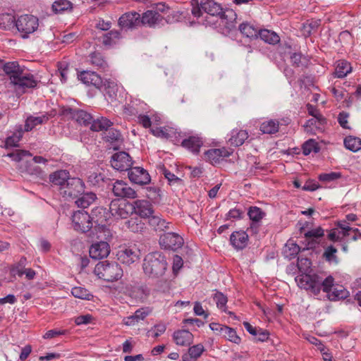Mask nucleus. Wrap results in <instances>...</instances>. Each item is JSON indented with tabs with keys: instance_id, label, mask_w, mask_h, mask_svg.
Listing matches in <instances>:
<instances>
[{
	"instance_id": "49530a36",
	"label": "nucleus",
	"mask_w": 361,
	"mask_h": 361,
	"mask_svg": "<svg viewBox=\"0 0 361 361\" xmlns=\"http://www.w3.org/2000/svg\"><path fill=\"white\" fill-rule=\"evenodd\" d=\"M320 25V20H312L303 24L302 34L305 37H308L311 33L317 30Z\"/></svg>"
},
{
	"instance_id": "37998d69",
	"label": "nucleus",
	"mask_w": 361,
	"mask_h": 361,
	"mask_svg": "<svg viewBox=\"0 0 361 361\" xmlns=\"http://www.w3.org/2000/svg\"><path fill=\"white\" fill-rule=\"evenodd\" d=\"M104 137L106 142L110 143H118L122 141V135L120 131L114 128H109Z\"/></svg>"
},
{
	"instance_id": "20e7f679",
	"label": "nucleus",
	"mask_w": 361,
	"mask_h": 361,
	"mask_svg": "<svg viewBox=\"0 0 361 361\" xmlns=\"http://www.w3.org/2000/svg\"><path fill=\"white\" fill-rule=\"evenodd\" d=\"M94 273L101 279L113 282L121 279L123 270L116 262L107 260L99 262L94 267Z\"/></svg>"
},
{
	"instance_id": "603ef678",
	"label": "nucleus",
	"mask_w": 361,
	"mask_h": 361,
	"mask_svg": "<svg viewBox=\"0 0 361 361\" xmlns=\"http://www.w3.org/2000/svg\"><path fill=\"white\" fill-rule=\"evenodd\" d=\"M146 196L152 201L157 202L161 199L160 189L155 186L147 187Z\"/></svg>"
},
{
	"instance_id": "de8ad7c7",
	"label": "nucleus",
	"mask_w": 361,
	"mask_h": 361,
	"mask_svg": "<svg viewBox=\"0 0 361 361\" xmlns=\"http://www.w3.org/2000/svg\"><path fill=\"white\" fill-rule=\"evenodd\" d=\"M71 293L75 298L82 300H90L93 298V295L87 289L82 287L73 288Z\"/></svg>"
},
{
	"instance_id": "ea45409f",
	"label": "nucleus",
	"mask_w": 361,
	"mask_h": 361,
	"mask_svg": "<svg viewBox=\"0 0 361 361\" xmlns=\"http://www.w3.org/2000/svg\"><path fill=\"white\" fill-rule=\"evenodd\" d=\"M90 62L92 65L103 70L108 66L106 61L99 52L92 53L90 55Z\"/></svg>"
},
{
	"instance_id": "2f4dec72",
	"label": "nucleus",
	"mask_w": 361,
	"mask_h": 361,
	"mask_svg": "<svg viewBox=\"0 0 361 361\" xmlns=\"http://www.w3.org/2000/svg\"><path fill=\"white\" fill-rule=\"evenodd\" d=\"M204 348L202 344H197L190 347L188 353L182 355L183 361H196L204 352Z\"/></svg>"
},
{
	"instance_id": "7c9ffc66",
	"label": "nucleus",
	"mask_w": 361,
	"mask_h": 361,
	"mask_svg": "<svg viewBox=\"0 0 361 361\" xmlns=\"http://www.w3.org/2000/svg\"><path fill=\"white\" fill-rule=\"evenodd\" d=\"M149 225L156 231H164L169 228V223L162 219L159 215L151 214L147 217Z\"/></svg>"
},
{
	"instance_id": "79ce46f5",
	"label": "nucleus",
	"mask_w": 361,
	"mask_h": 361,
	"mask_svg": "<svg viewBox=\"0 0 361 361\" xmlns=\"http://www.w3.org/2000/svg\"><path fill=\"white\" fill-rule=\"evenodd\" d=\"M345 147L352 151L357 152L361 149V140L358 137L348 136L344 140Z\"/></svg>"
},
{
	"instance_id": "39448f33",
	"label": "nucleus",
	"mask_w": 361,
	"mask_h": 361,
	"mask_svg": "<svg viewBox=\"0 0 361 361\" xmlns=\"http://www.w3.org/2000/svg\"><path fill=\"white\" fill-rule=\"evenodd\" d=\"M174 15H169L164 18L160 13L154 10H147L141 16V26L149 27L152 28L164 26L166 23H172L175 18Z\"/></svg>"
},
{
	"instance_id": "09e8293b",
	"label": "nucleus",
	"mask_w": 361,
	"mask_h": 361,
	"mask_svg": "<svg viewBox=\"0 0 361 361\" xmlns=\"http://www.w3.org/2000/svg\"><path fill=\"white\" fill-rule=\"evenodd\" d=\"M319 151V147L314 140H308L302 145V152L305 155H308L312 152L317 153Z\"/></svg>"
},
{
	"instance_id": "4c0bfd02",
	"label": "nucleus",
	"mask_w": 361,
	"mask_h": 361,
	"mask_svg": "<svg viewBox=\"0 0 361 361\" xmlns=\"http://www.w3.org/2000/svg\"><path fill=\"white\" fill-rule=\"evenodd\" d=\"M279 122L276 120H269L263 122L260 126V130L263 133L273 134L278 132Z\"/></svg>"
},
{
	"instance_id": "a211bd4d",
	"label": "nucleus",
	"mask_w": 361,
	"mask_h": 361,
	"mask_svg": "<svg viewBox=\"0 0 361 361\" xmlns=\"http://www.w3.org/2000/svg\"><path fill=\"white\" fill-rule=\"evenodd\" d=\"M132 209L141 218L147 219L154 213L150 202L145 200H137L132 203Z\"/></svg>"
},
{
	"instance_id": "423d86ee",
	"label": "nucleus",
	"mask_w": 361,
	"mask_h": 361,
	"mask_svg": "<svg viewBox=\"0 0 361 361\" xmlns=\"http://www.w3.org/2000/svg\"><path fill=\"white\" fill-rule=\"evenodd\" d=\"M73 228L82 233L91 231L94 227L91 215L84 210H77L71 215Z\"/></svg>"
},
{
	"instance_id": "aec40b11",
	"label": "nucleus",
	"mask_w": 361,
	"mask_h": 361,
	"mask_svg": "<svg viewBox=\"0 0 361 361\" xmlns=\"http://www.w3.org/2000/svg\"><path fill=\"white\" fill-rule=\"evenodd\" d=\"M89 253L90 257L94 259L105 258L110 253L109 245L103 240L95 243L90 247Z\"/></svg>"
},
{
	"instance_id": "1a4fd4ad",
	"label": "nucleus",
	"mask_w": 361,
	"mask_h": 361,
	"mask_svg": "<svg viewBox=\"0 0 361 361\" xmlns=\"http://www.w3.org/2000/svg\"><path fill=\"white\" fill-rule=\"evenodd\" d=\"M159 245L163 249L176 250L183 245V239L176 233L168 232L161 235Z\"/></svg>"
},
{
	"instance_id": "9b49d317",
	"label": "nucleus",
	"mask_w": 361,
	"mask_h": 361,
	"mask_svg": "<svg viewBox=\"0 0 361 361\" xmlns=\"http://www.w3.org/2000/svg\"><path fill=\"white\" fill-rule=\"evenodd\" d=\"M109 216V213L103 207H97L92 211L91 217L92 224H94V229L99 232H105L107 230L106 223Z\"/></svg>"
},
{
	"instance_id": "6e6552de",
	"label": "nucleus",
	"mask_w": 361,
	"mask_h": 361,
	"mask_svg": "<svg viewBox=\"0 0 361 361\" xmlns=\"http://www.w3.org/2000/svg\"><path fill=\"white\" fill-rule=\"evenodd\" d=\"M85 183L79 178H71L61 188V195L65 198L75 199L85 190Z\"/></svg>"
},
{
	"instance_id": "e433bc0d",
	"label": "nucleus",
	"mask_w": 361,
	"mask_h": 361,
	"mask_svg": "<svg viewBox=\"0 0 361 361\" xmlns=\"http://www.w3.org/2000/svg\"><path fill=\"white\" fill-rule=\"evenodd\" d=\"M300 251V247L293 240H288L283 248V253L286 258L289 259L295 258Z\"/></svg>"
},
{
	"instance_id": "f257e3e1",
	"label": "nucleus",
	"mask_w": 361,
	"mask_h": 361,
	"mask_svg": "<svg viewBox=\"0 0 361 361\" xmlns=\"http://www.w3.org/2000/svg\"><path fill=\"white\" fill-rule=\"evenodd\" d=\"M2 69L17 90L25 92L27 89L34 88L37 85V80L35 79L33 75L25 71V68L20 66L18 61L5 63Z\"/></svg>"
},
{
	"instance_id": "a18cd8bd",
	"label": "nucleus",
	"mask_w": 361,
	"mask_h": 361,
	"mask_svg": "<svg viewBox=\"0 0 361 361\" xmlns=\"http://www.w3.org/2000/svg\"><path fill=\"white\" fill-rule=\"evenodd\" d=\"M126 226L133 233L142 232L145 228V224L138 218H131L126 222Z\"/></svg>"
},
{
	"instance_id": "ddd939ff",
	"label": "nucleus",
	"mask_w": 361,
	"mask_h": 361,
	"mask_svg": "<svg viewBox=\"0 0 361 361\" xmlns=\"http://www.w3.org/2000/svg\"><path fill=\"white\" fill-rule=\"evenodd\" d=\"M62 114L66 116H69L70 118L75 120L80 124H82L84 126L91 124L93 118L91 114L83 110L72 109L70 107L64 109L62 111Z\"/></svg>"
},
{
	"instance_id": "72a5a7b5",
	"label": "nucleus",
	"mask_w": 361,
	"mask_h": 361,
	"mask_svg": "<svg viewBox=\"0 0 361 361\" xmlns=\"http://www.w3.org/2000/svg\"><path fill=\"white\" fill-rule=\"evenodd\" d=\"M352 71V66L350 63L345 60H339L336 62L335 68V76L338 78H345Z\"/></svg>"
},
{
	"instance_id": "f8f14e48",
	"label": "nucleus",
	"mask_w": 361,
	"mask_h": 361,
	"mask_svg": "<svg viewBox=\"0 0 361 361\" xmlns=\"http://www.w3.org/2000/svg\"><path fill=\"white\" fill-rule=\"evenodd\" d=\"M132 164L130 157L125 152H116L111 157V165L118 171H128Z\"/></svg>"
},
{
	"instance_id": "3c124183",
	"label": "nucleus",
	"mask_w": 361,
	"mask_h": 361,
	"mask_svg": "<svg viewBox=\"0 0 361 361\" xmlns=\"http://www.w3.org/2000/svg\"><path fill=\"white\" fill-rule=\"evenodd\" d=\"M129 209H132V204L122 202L118 207V212L114 214V216L121 219H126L129 215Z\"/></svg>"
},
{
	"instance_id": "f704fd0d",
	"label": "nucleus",
	"mask_w": 361,
	"mask_h": 361,
	"mask_svg": "<svg viewBox=\"0 0 361 361\" xmlns=\"http://www.w3.org/2000/svg\"><path fill=\"white\" fill-rule=\"evenodd\" d=\"M247 138L248 133L246 130H233L228 141L231 145L238 147L242 145Z\"/></svg>"
},
{
	"instance_id": "b1692460",
	"label": "nucleus",
	"mask_w": 361,
	"mask_h": 361,
	"mask_svg": "<svg viewBox=\"0 0 361 361\" xmlns=\"http://www.w3.org/2000/svg\"><path fill=\"white\" fill-rule=\"evenodd\" d=\"M230 241L236 250H243L248 244V234L245 231H235L231 235Z\"/></svg>"
},
{
	"instance_id": "f3484780",
	"label": "nucleus",
	"mask_w": 361,
	"mask_h": 361,
	"mask_svg": "<svg viewBox=\"0 0 361 361\" xmlns=\"http://www.w3.org/2000/svg\"><path fill=\"white\" fill-rule=\"evenodd\" d=\"M116 255L121 263L130 265L139 259L140 252L135 247H123Z\"/></svg>"
},
{
	"instance_id": "473e14b6",
	"label": "nucleus",
	"mask_w": 361,
	"mask_h": 361,
	"mask_svg": "<svg viewBox=\"0 0 361 361\" xmlns=\"http://www.w3.org/2000/svg\"><path fill=\"white\" fill-rule=\"evenodd\" d=\"M49 120L47 114L40 116H30L27 118L24 126V130L26 132L32 130L35 126L42 124Z\"/></svg>"
},
{
	"instance_id": "dca6fc26",
	"label": "nucleus",
	"mask_w": 361,
	"mask_h": 361,
	"mask_svg": "<svg viewBox=\"0 0 361 361\" xmlns=\"http://www.w3.org/2000/svg\"><path fill=\"white\" fill-rule=\"evenodd\" d=\"M232 151L225 147L210 149L204 153V159L212 165H216L219 164L225 157H229Z\"/></svg>"
},
{
	"instance_id": "13d9d810",
	"label": "nucleus",
	"mask_w": 361,
	"mask_h": 361,
	"mask_svg": "<svg viewBox=\"0 0 361 361\" xmlns=\"http://www.w3.org/2000/svg\"><path fill=\"white\" fill-rule=\"evenodd\" d=\"M337 250L333 246H329L326 248L324 256L326 259L330 262H336L337 263L336 253Z\"/></svg>"
},
{
	"instance_id": "864d4df0",
	"label": "nucleus",
	"mask_w": 361,
	"mask_h": 361,
	"mask_svg": "<svg viewBox=\"0 0 361 361\" xmlns=\"http://www.w3.org/2000/svg\"><path fill=\"white\" fill-rule=\"evenodd\" d=\"M26 156L31 157L32 154L28 151L20 149H17L13 152H11L6 154V157L11 158L12 160L16 162L20 161L22 159Z\"/></svg>"
},
{
	"instance_id": "f03ea898",
	"label": "nucleus",
	"mask_w": 361,
	"mask_h": 361,
	"mask_svg": "<svg viewBox=\"0 0 361 361\" xmlns=\"http://www.w3.org/2000/svg\"><path fill=\"white\" fill-rule=\"evenodd\" d=\"M295 281L300 288L317 295L321 289L329 293L334 287V279L331 276L324 279L318 274H300L296 276Z\"/></svg>"
},
{
	"instance_id": "bf43d9fd",
	"label": "nucleus",
	"mask_w": 361,
	"mask_h": 361,
	"mask_svg": "<svg viewBox=\"0 0 361 361\" xmlns=\"http://www.w3.org/2000/svg\"><path fill=\"white\" fill-rule=\"evenodd\" d=\"M311 266V262L310 259L307 258H302L298 259V267L301 272H303V274H310L308 272L310 271Z\"/></svg>"
},
{
	"instance_id": "7ed1b4c3",
	"label": "nucleus",
	"mask_w": 361,
	"mask_h": 361,
	"mask_svg": "<svg viewBox=\"0 0 361 361\" xmlns=\"http://www.w3.org/2000/svg\"><path fill=\"white\" fill-rule=\"evenodd\" d=\"M168 264L165 256L159 252L147 254L143 260L142 269L149 278L158 279L164 275Z\"/></svg>"
},
{
	"instance_id": "0eeeda50",
	"label": "nucleus",
	"mask_w": 361,
	"mask_h": 361,
	"mask_svg": "<svg viewBox=\"0 0 361 361\" xmlns=\"http://www.w3.org/2000/svg\"><path fill=\"white\" fill-rule=\"evenodd\" d=\"M38 26V18L32 15L20 16L16 21V27L20 32L23 34V38L34 32Z\"/></svg>"
},
{
	"instance_id": "a19ab883",
	"label": "nucleus",
	"mask_w": 361,
	"mask_h": 361,
	"mask_svg": "<svg viewBox=\"0 0 361 361\" xmlns=\"http://www.w3.org/2000/svg\"><path fill=\"white\" fill-rule=\"evenodd\" d=\"M250 334L255 336L257 341L262 342L267 341L269 336L268 331L251 325H250Z\"/></svg>"
},
{
	"instance_id": "8fccbe9b",
	"label": "nucleus",
	"mask_w": 361,
	"mask_h": 361,
	"mask_svg": "<svg viewBox=\"0 0 361 361\" xmlns=\"http://www.w3.org/2000/svg\"><path fill=\"white\" fill-rule=\"evenodd\" d=\"M221 336L225 337L230 341H232L235 343H238L240 341V338L237 335L235 331L233 329L230 328L227 326H226V327L224 328L223 333Z\"/></svg>"
},
{
	"instance_id": "680f3d73",
	"label": "nucleus",
	"mask_w": 361,
	"mask_h": 361,
	"mask_svg": "<svg viewBox=\"0 0 361 361\" xmlns=\"http://www.w3.org/2000/svg\"><path fill=\"white\" fill-rule=\"evenodd\" d=\"M345 237L342 235V230L337 226L331 229L328 235L329 239L334 242L339 241Z\"/></svg>"
},
{
	"instance_id": "e2e57ef3",
	"label": "nucleus",
	"mask_w": 361,
	"mask_h": 361,
	"mask_svg": "<svg viewBox=\"0 0 361 361\" xmlns=\"http://www.w3.org/2000/svg\"><path fill=\"white\" fill-rule=\"evenodd\" d=\"M337 227L342 230V235L348 236L349 235V233L352 229V227L349 226V222L346 220L339 221L336 224Z\"/></svg>"
},
{
	"instance_id": "774afa93",
	"label": "nucleus",
	"mask_w": 361,
	"mask_h": 361,
	"mask_svg": "<svg viewBox=\"0 0 361 361\" xmlns=\"http://www.w3.org/2000/svg\"><path fill=\"white\" fill-rule=\"evenodd\" d=\"M92 317L90 314H85L77 317L75 319V323L77 325L87 324L91 322Z\"/></svg>"
},
{
	"instance_id": "0e129e2a",
	"label": "nucleus",
	"mask_w": 361,
	"mask_h": 361,
	"mask_svg": "<svg viewBox=\"0 0 361 361\" xmlns=\"http://www.w3.org/2000/svg\"><path fill=\"white\" fill-rule=\"evenodd\" d=\"M244 212L238 208L231 209L228 214L226 219H240L243 217Z\"/></svg>"
},
{
	"instance_id": "412c9836",
	"label": "nucleus",
	"mask_w": 361,
	"mask_h": 361,
	"mask_svg": "<svg viewBox=\"0 0 361 361\" xmlns=\"http://www.w3.org/2000/svg\"><path fill=\"white\" fill-rule=\"evenodd\" d=\"M218 17L221 20L219 25L224 26L226 32H229L235 28L236 14L232 9L224 10Z\"/></svg>"
},
{
	"instance_id": "a878e982",
	"label": "nucleus",
	"mask_w": 361,
	"mask_h": 361,
	"mask_svg": "<svg viewBox=\"0 0 361 361\" xmlns=\"http://www.w3.org/2000/svg\"><path fill=\"white\" fill-rule=\"evenodd\" d=\"M264 212L257 207H250V220L252 223L250 224V229L253 233H257V228L260 226V221L264 216Z\"/></svg>"
},
{
	"instance_id": "c756f323",
	"label": "nucleus",
	"mask_w": 361,
	"mask_h": 361,
	"mask_svg": "<svg viewBox=\"0 0 361 361\" xmlns=\"http://www.w3.org/2000/svg\"><path fill=\"white\" fill-rule=\"evenodd\" d=\"M203 141L201 137L198 136H190L187 139L182 141V146L194 154H197L200 148L202 146Z\"/></svg>"
},
{
	"instance_id": "c85d7f7f",
	"label": "nucleus",
	"mask_w": 361,
	"mask_h": 361,
	"mask_svg": "<svg viewBox=\"0 0 361 361\" xmlns=\"http://www.w3.org/2000/svg\"><path fill=\"white\" fill-rule=\"evenodd\" d=\"M97 200V195L92 192H87L81 193L75 200V204L78 207L87 208Z\"/></svg>"
},
{
	"instance_id": "58836bf2",
	"label": "nucleus",
	"mask_w": 361,
	"mask_h": 361,
	"mask_svg": "<svg viewBox=\"0 0 361 361\" xmlns=\"http://www.w3.org/2000/svg\"><path fill=\"white\" fill-rule=\"evenodd\" d=\"M214 302L216 303V307L222 312L228 313L230 315H233V313L230 311H227V297L220 292H216L214 294Z\"/></svg>"
},
{
	"instance_id": "c9c22d12",
	"label": "nucleus",
	"mask_w": 361,
	"mask_h": 361,
	"mask_svg": "<svg viewBox=\"0 0 361 361\" xmlns=\"http://www.w3.org/2000/svg\"><path fill=\"white\" fill-rule=\"evenodd\" d=\"M121 38V33L118 30H112L102 36V44L111 47L116 44Z\"/></svg>"
},
{
	"instance_id": "9d476101",
	"label": "nucleus",
	"mask_w": 361,
	"mask_h": 361,
	"mask_svg": "<svg viewBox=\"0 0 361 361\" xmlns=\"http://www.w3.org/2000/svg\"><path fill=\"white\" fill-rule=\"evenodd\" d=\"M141 15L136 11L123 13L118 19L119 27L125 30H133L141 26Z\"/></svg>"
},
{
	"instance_id": "4468645a",
	"label": "nucleus",
	"mask_w": 361,
	"mask_h": 361,
	"mask_svg": "<svg viewBox=\"0 0 361 361\" xmlns=\"http://www.w3.org/2000/svg\"><path fill=\"white\" fill-rule=\"evenodd\" d=\"M128 176L132 183L140 185L148 184L151 180L147 170L141 167H131L128 171Z\"/></svg>"
},
{
	"instance_id": "4d7b16f0",
	"label": "nucleus",
	"mask_w": 361,
	"mask_h": 361,
	"mask_svg": "<svg viewBox=\"0 0 361 361\" xmlns=\"http://www.w3.org/2000/svg\"><path fill=\"white\" fill-rule=\"evenodd\" d=\"M166 329V326L164 323H159L155 324L154 326L151 328V329L148 331V334L152 333L154 338H157L161 334H163Z\"/></svg>"
},
{
	"instance_id": "5fc2aeb1",
	"label": "nucleus",
	"mask_w": 361,
	"mask_h": 361,
	"mask_svg": "<svg viewBox=\"0 0 361 361\" xmlns=\"http://www.w3.org/2000/svg\"><path fill=\"white\" fill-rule=\"evenodd\" d=\"M348 291L342 286L334 288L332 293L329 295L331 300H338L347 297Z\"/></svg>"
},
{
	"instance_id": "4be33fe9",
	"label": "nucleus",
	"mask_w": 361,
	"mask_h": 361,
	"mask_svg": "<svg viewBox=\"0 0 361 361\" xmlns=\"http://www.w3.org/2000/svg\"><path fill=\"white\" fill-rule=\"evenodd\" d=\"M252 30L254 34L250 31V39L253 37L257 38L259 36L262 40L270 44H276L280 42L279 36L274 32L269 30H262L258 32L254 28Z\"/></svg>"
},
{
	"instance_id": "bb28decb",
	"label": "nucleus",
	"mask_w": 361,
	"mask_h": 361,
	"mask_svg": "<svg viewBox=\"0 0 361 361\" xmlns=\"http://www.w3.org/2000/svg\"><path fill=\"white\" fill-rule=\"evenodd\" d=\"M111 126H113V122L106 117L97 116L92 118L90 129L95 132L108 130Z\"/></svg>"
},
{
	"instance_id": "338daca9",
	"label": "nucleus",
	"mask_w": 361,
	"mask_h": 361,
	"mask_svg": "<svg viewBox=\"0 0 361 361\" xmlns=\"http://www.w3.org/2000/svg\"><path fill=\"white\" fill-rule=\"evenodd\" d=\"M1 20L3 21V23L4 24V27H6V26L9 27L14 24L16 25V20L15 19V17L12 15L4 14L1 16Z\"/></svg>"
},
{
	"instance_id": "2eb2a0df",
	"label": "nucleus",
	"mask_w": 361,
	"mask_h": 361,
	"mask_svg": "<svg viewBox=\"0 0 361 361\" xmlns=\"http://www.w3.org/2000/svg\"><path fill=\"white\" fill-rule=\"evenodd\" d=\"M112 191L114 195L118 197L129 199L137 197L136 191L123 180H116L113 184Z\"/></svg>"
},
{
	"instance_id": "6e6d98bb",
	"label": "nucleus",
	"mask_w": 361,
	"mask_h": 361,
	"mask_svg": "<svg viewBox=\"0 0 361 361\" xmlns=\"http://www.w3.org/2000/svg\"><path fill=\"white\" fill-rule=\"evenodd\" d=\"M341 177V174L339 172H331L326 173H322L319 176V179L321 181L329 183L336 180Z\"/></svg>"
},
{
	"instance_id": "6ab92c4d",
	"label": "nucleus",
	"mask_w": 361,
	"mask_h": 361,
	"mask_svg": "<svg viewBox=\"0 0 361 361\" xmlns=\"http://www.w3.org/2000/svg\"><path fill=\"white\" fill-rule=\"evenodd\" d=\"M78 78L84 84L94 86L97 89H100L103 85V80L102 78L94 71H81L78 75Z\"/></svg>"
},
{
	"instance_id": "5701e85b",
	"label": "nucleus",
	"mask_w": 361,
	"mask_h": 361,
	"mask_svg": "<svg viewBox=\"0 0 361 361\" xmlns=\"http://www.w3.org/2000/svg\"><path fill=\"white\" fill-rule=\"evenodd\" d=\"M71 178L69 173L66 170H59L49 175V181L52 185L59 187V192H61V188L65 186Z\"/></svg>"
},
{
	"instance_id": "052dcab7",
	"label": "nucleus",
	"mask_w": 361,
	"mask_h": 361,
	"mask_svg": "<svg viewBox=\"0 0 361 361\" xmlns=\"http://www.w3.org/2000/svg\"><path fill=\"white\" fill-rule=\"evenodd\" d=\"M103 85L104 86L106 94H109L110 97H114L116 96L117 88L114 82L106 81L104 83L103 82L102 86Z\"/></svg>"
},
{
	"instance_id": "cd10ccee",
	"label": "nucleus",
	"mask_w": 361,
	"mask_h": 361,
	"mask_svg": "<svg viewBox=\"0 0 361 361\" xmlns=\"http://www.w3.org/2000/svg\"><path fill=\"white\" fill-rule=\"evenodd\" d=\"M173 337L178 345H189L193 341V335L188 330L176 331L173 333Z\"/></svg>"
},
{
	"instance_id": "393cba45",
	"label": "nucleus",
	"mask_w": 361,
	"mask_h": 361,
	"mask_svg": "<svg viewBox=\"0 0 361 361\" xmlns=\"http://www.w3.org/2000/svg\"><path fill=\"white\" fill-rule=\"evenodd\" d=\"M201 7L204 12L212 17H218L224 11L221 6L214 0H202Z\"/></svg>"
},
{
	"instance_id": "c03bdc74",
	"label": "nucleus",
	"mask_w": 361,
	"mask_h": 361,
	"mask_svg": "<svg viewBox=\"0 0 361 361\" xmlns=\"http://www.w3.org/2000/svg\"><path fill=\"white\" fill-rule=\"evenodd\" d=\"M52 9L55 13H60L63 11L71 10L72 4L68 0H58L52 4Z\"/></svg>"
},
{
	"instance_id": "69168bd1",
	"label": "nucleus",
	"mask_w": 361,
	"mask_h": 361,
	"mask_svg": "<svg viewBox=\"0 0 361 361\" xmlns=\"http://www.w3.org/2000/svg\"><path fill=\"white\" fill-rule=\"evenodd\" d=\"M101 181H104V176L101 173H93L88 176V182L94 185H99Z\"/></svg>"
}]
</instances>
